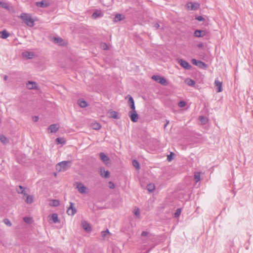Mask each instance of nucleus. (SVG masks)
<instances>
[{
    "label": "nucleus",
    "instance_id": "obj_15",
    "mask_svg": "<svg viewBox=\"0 0 253 253\" xmlns=\"http://www.w3.org/2000/svg\"><path fill=\"white\" fill-rule=\"evenodd\" d=\"M127 97L128 98V104L130 106V108L132 110V111H134L135 105L133 98L129 95H127Z\"/></svg>",
    "mask_w": 253,
    "mask_h": 253
},
{
    "label": "nucleus",
    "instance_id": "obj_18",
    "mask_svg": "<svg viewBox=\"0 0 253 253\" xmlns=\"http://www.w3.org/2000/svg\"><path fill=\"white\" fill-rule=\"evenodd\" d=\"M48 217H49L50 219H51L54 223L59 222L58 216L57 214H56V213H53L51 215H49L48 216Z\"/></svg>",
    "mask_w": 253,
    "mask_h": 253
},
{
    "label": "nucleus",
    "instance_id": "obj_42",
    "mask_svg": "<svg viewBox=\"0 0 253 253\" xmlns=\"http://www.w3.org/2000/svg\"><path fill=\"white\" fill-rule=\"evenodd\" d=\"M3 221L4 223V224H5L7 226H11V223L9 219L6 218V219H4Z\"/></svg>",
    "mask_w": 253,
    "mask_h": 253
},
{
    "label": "nucleus",
    "instance_id": "obj_12",
    "mask_svg": "<svg viewBox=\"0 0 253 253\" xmlns=\"http://www.w3.org/2000/svg\"><path fill=\"white\" fill-rule=\"evenodd\" d=\"M178 62L184 69H190L191 67L189 63L184 60L179 59Z\"/></svg>",
    "mask_w": 253,
    "mask_h": 253
},
{
    "label": "nucleus",
    "instance_id": "obj_14",
    "mask_svg": "<svg viewBox=\"0 0 253 253\" xmlns=\"http://www.w3.org/2000/svg\"><path fill=\"white\" fill-rule=\"evenodd\" d=\"M0 6L9 11H13L14 10L13 7H10L9 4L7 2L0 1Z\"/></svg>",
    "mask_w": 253,
    "mask_h": 253
},
{
    "label": "nucleus",
    "instance_id": "obj_51",
    "mask_svg": "<svg viewBox=\"0 0 253 253\" xmlns=\"http://www.w3.org/2000/svg\"><path fill=\"white\" fill-rule=\"evenodd\" d=\"M104 232H105V233H106V234H110V232H109V231L108 230H107L106 231H105Z\"/></svg>",
    "mask_w": 253,
    "mask_h": 253
},
{
    "label": "nucleus",
    "instance_id": "obj_33",
    "mask_svg": "<svg viewBox=\"0 0 253 253\" xmlns=\"http://www.w3.org/2000/svg\"><path fill=\"white\" fill-rule=\"evenodd\" d=\"M0 141L3 144H6L8 142L7 138L2 134H0Z\"/></svg>",
    "mask_w": 253,
    "mask_h": 253
},
{
    "label": "nucleus",
    "instance_id": "obj_36",
    "mask_svg": "<svg viewBox=\"0 0 253 253\" xmlns=\"http://www.w3.org/2000/svg\"><path fill=\"white\" fill-rule=\"evenodd\" d=\"M132 165L136 169H140L139 164L137 161L133 160L132 161Z\"/></svg>",
    "mask_w": 253,
    "mask_h": 253
},
{
    "label": "nucleus",
    "instance_id": "obj_44",
    "mask_svg": "<svg viewBox=\"0 0 253 253\" xmlns=\"http://www.w3.org/2000/svg\"><path fill=\"white\" fill-rule=\"evenodd\" d=\"M109 187L111 189H114L115 187V184L111 181L109 182Z\"/></svg>",
    "mask_w": 253,
    "mask_h": 253
},
{
    "label": "nucleus",
    "instance_id": "obj_16",
    "mask_svg": "<svg viewBox=\"0 0 253 253\" xmlns=\"http://www.w3.org/2000/svg\"><path fill=\"white\" fill-rule=\"evenodd\" d=\"M206 35V32L203 30H197L194 33V36L196 37H203Z\"/></svg>",
    "mask_w": 253,
    "mask_h": 253
},
{
    "label": "nucleus",
    "instance_id": "obj_29",
    "mask_svg": "<svg viewBox=\"0 0 253 253\" xmlns=\"http://www.w3.org/2000/svg\"><path fill=\"white\" fill-rule=\"evenodd\" d=\"M91 126L92 128L95 130H99L100 129L101 127V125L99 124L96 122L92 123L91 125Z\"/></svg>",
    "mask_w": 253,
    "mask_h": 253
},
{
    "label": "nucleus",
    "instance_id": "obj_19",
    "mask_svg": "<svg viewBox=\"0 0 253 253\" xmlns=\"http://www.w3.org/2000/svg\"><path fill=\"white\" fill-rule=\"evenodd\" d=\"M36 5L40 7H46L49 5V4L46 1H42L36 2Z\"/></svg>",
    "mask_w": 253,
    "mask_h": 253
},
{
    "label": "nucleus",
    "instance_id": "obj_9",
    "mask_svg": "<svg viewBox=\"0 0 253 253\" xmlns=\"http://www.w3.org/2000/svg\"><path fill=\"white\" fill-rule=\"evenodd\" d=\"M26 87L29 89H39V87L36 82L33 81H28L26 84Z\"/></svg>",
    "mask_w": 253,
    "mask_h": 253
},
{
    "label": "nucleus",
    "instance_id": "obj_41",
    "mask_svg": "<svg viewBox=\"0 0 253 253\" xmlns=\"http://www.w3.org/2000/svg\"><path fill=\"white\" fill-rule=\"evenodd\" d=\"M134 213L136 216L139 217L140 215V211L138 208H135L134 210Z\"/></svg>",
    "mask_w": 253,
    "mask_h": 253
},
{
    "label": "nucleus",
    "instance_id": "obj_54",
    "mask_svg": "<svg viewBox=\"0 0 253 253\" xmlns=\"http://www.w3.org/2000/svg\"><path fill=\"white\" fill-rule=\"evenodd\" d=\"M110 1H112V0H110Z\"/></svg>",
    "mask_w": 253,
    "mask_h": 253
},
{
    "label": "nucleus",
    "instance_id": "obj_43",
    "mask_svg": "<svg viewBox=\"0 0 253 253\" xmlns=\"http://www.w3.org/2000/svg\"><path fill=\"white\" fill-rule=\"evenodd\" d=\"M178 105L180 107H183L186 105V102L184 101H181L178 103Z\"/></svg>",
    "mask_w": 253,
    "mask_h": 253
},
{
    "label": "nucleus",
    "instance_id": "obj_39",
    "mask_svg": "<svg viewBox=\"0 0 253 253\" xmlns=\"http://www.w3.org/2000/svg\"><path fill=\"white\" fill-rule=\"evenodd\" d=\"M174 153L173 152H170L169 155L167 156V160L169 162H170L173 159V156H174Z\"/></svg>",
    "mask_w": 253,
    "mask_h": 253
},
{
    "label": "nucleus",
    "instance_id": "obj_23",
    "mask_svg": "<svg viewBox=\"0 0 253 253\" xmlns=\"http://www.w3.org/2000/svg\"><path fill=\"white\" fill-rule=\"evenodd\" d=\"M147 190L150 192H153L155 190V185L153 183H149L147 185Z\"/></svg>",
    "mask_w": 253,
    "mask_h": 253
},
{
    "label": "nucleus",
    "instance_id": "obj_7",
    "mask_svg": "<svg viewBox=\"0 0 253 253\" xmlns=\"http://www.w3.org/2000/svg\"><path fill=\"white\" fill-rule=\"evenodd\" d=\"M76 187L81 194H84L86 192V187L82 183H76Z\"/></svg>",
    "mask_w": 253,
    "mask_h": 253
},
{
    "label": "nucleus",
    "instance_id": "obj_6",
    "mask_svg": "<svg viewBox=\"0 0 253 253\" xmlns=\"http://www.w3.org/2000/svg\"><path fill=\"white\" fill-rule=\"evenodd\" d=\"M186 7L188 10H196L200 8V4L196 2H189L186 4Z\"/></svg>",
    "mask_w": 253,
    "mask_h": 253
},
{
    "label": "nucleus",
    "instance_id": "obj_13",
    "mask_svg": "<svg viewBox=\"0 0 253 253\" xmlns=\"http://www.w3.org/2000/svg\"><path fill=\"white\" fill-rule=\"evenodd\" d=\"M59 128V126L58 124H53L48 127L47 130L50 133L56 132L58 130Z\"/></svg>",
    "mask_w": 253,
    "mask_h": 253
},
{
    "label": "nucleus",
    "instance_id": "obj_28",
    "mask_svg": "<svg viewBox=\"0 0 253 253\" xmlns=\"http://www.w3.org/2000/svg\"><path fill=\"white\" fill-rule=\"evenodd\" d=\"M108 117L113 119H118L119 116L117 112H108Z\"/></svg>",
    "mask_w": 253,
    "mask_h": 253
},
{
    "label": "nucleus",
    "instance_id": "obj_17",
    "mask_svg": "<svg viewBox=\"0 0 253 253\" xmlns=\"http://www.w3.org/2000/svg\"><path fill=\"white\" fill-rule=\"evenodd\" d=\"M100 175L105 178H108L110 176V173L108 170H105L104 169L101 168L100 169Z\"/></svg>",
    "mask_w": 253,
    "mask_h": 253
},
{
    "label": "nucleus",
    "instance_id": "obj_26",
    "mask_svg": "<svg viewBox=\"0 0 253 253\" xmlns=\"http://www.w3.org/2000/svg\"><path fill=\"white\" fill-rule=\"evenodd\" d=\"M54 42L55 43H58L61 45H63L64 44V42L62 38H59V37L54 38Z\"/></svg>",
    "mask_w": 253,
    "mask_h": 253
},
{
    "label": "nucleus",
    "instance_id": "obj_25",
    "mask_svg": "<svg viewBox=\"0 0 253 253\" xmlns=\"http://www.w3.org/2000/svg\"><path fill=\"white\" fill-rule=\"evenodd\" d=\"M103 14L100 11L96 10L94 12L92 15V17L93 19H96L98 17L102 16Z\"/></svg>",
    "mask_w": 253,
    "mask_h": 253
},
{
    "label": "nucleus",
    "instance_id": "obj_37",
    "mask_svg": "<svg viewBox=\"0 0 253 253\" xmlns=\"http://www.w3.org/2000/svg\"><path fill=\"white\" fill-rule=\"evenodd\" d=\"M100 47L104 50H106L108 49V46L106 43L102 42L100 44Z\"/></svg>",
    "mask_w": 253,
    "mask_h": 253
},
{
    "label": "nucleus",
    "instance_id": "obj_34",
    "mask_svg": "<svg viewBox=\"0 0 253 253\" xmlns=\"http://www.w3.org/2000/svg\"><path fill=\"white\" fill-rule=\"evenodd\" d=\"M199 120L200 121L202 125L206 124L208 121V119L206 117H204L203 116H201L199 117Z\"/></svg>",
    "mask_w": 253,
    "mask_h": 253
},
{
    "label": "nucleus",
    "instance_id": "obj_48",
    "mask_svg": "<svg viewBox=\"0 0 253 253\" xmlns=\"http://www.w3.org/2000/svg\"><path fill=\"white\" fill-rule=\"evenodd\" d=\"M148 235V232H146V231H143L142 233H141V236H146L147 235Z\"/></svg>",
    "mask_w": 253,
    "mask_h": 253
},
{
    "label": "nucleus",
    "instance_id": "obj_50",
    "mask_svg": "<svg viewBox=\"0 0 253 253\" xmlns=\"http://www.w3.org/2000/svg\"><path fill=\"white\" fill-rule=\"evenodd\" d=\"M101 234L103 237H105L107 235L106 233H105L104 231L102 232Z\"/></svg>",
    "mask_w": 253,
    "mask_h": 253
},
{
    "label": "nucleus",
    "instance_id": "obj_8",
    "mask_svg": "<svg viewBox=\"0 0 253 253\" xmlns=\"http://www.w3.org/2000/svg\"><path fill=\"white\" fill-rule=\"evenodd\" d=\"M81 225L84 230L87 233H90L92 230V228L89 223L85 220L81 221Z\"/></svg>",
    "mask_w": 253,
    "mask_h": 253
},
{
    "label": "nucleus",
    "instance_id": "obj_53",
    "mask_svg": "<svg viewBox=\"0 0 253 253\" xmlns=\"http://www.w3.org/2000/svg\"><path fill=\"white\" fill-rule=\"evenodd\" d=\"M102 1L104 2V0H102Z\"/></svg>",
    "mask_w": 253,
    "mask_h": 253
},
{
    "label": "nucleus",
    "instance_id": "obj_21",
    "mask_svg": "<svg viewBox=\"0 0 253 253\" xmlns=\"http://www.w3.org/2000/svg\"><path fill=\"white\" fill-rule=\"evenodd\" d=\"M49 205L51 207H57L60 205V202L58 200H50Z\"/></svg>",
    "mask_w": 253,
    "mask_h": 253
},
{
    "label": "nucleus",
    "instance_id": "obj_35",
    "mask_svg": "<svg viewBox=\"0 0 253 253\" xmlns=\"http://www.w3.org/2000/svg\"><path fill=\"white\" fill-rule=\"evenodd\" d=\"M194 180L196 183L199 182L200 180V172L195 173Z\"/></svg>",
    "mask_w": 253,
    "mask_h": 253
},
{
    "label": "nucleus",
    "instance_id": "obj_47",
    "mask_svg": "<svg viewBox=\"0 0 253 253\" xmlns=\"http://www.w3.org/2000/svg\"><path fill=\"white\" fill-rule=\"evenodd\" d=\"M154 27L156 29H158L160 27V25L158 23H155L154 24Z\"/></svg>",
    "mask_w": 253,
    "mask_h": 253
},
{
    "label": "nucleus",
    "instance_id": "obj_40",
    "mask_svg": "<svg viewBox=\"0 0 253 253\" xmlns=\"http://www.w3.org/2000/svg\"><path fill=\"white\" fill-rule=\"evenodd\" d=\"M181 212V209H177L174 213V216L178 217L180 215Z\"/></svg>",
    "mask_w": 253,
    "mask_h": 253
},
{
    "label": "nucleus",
    "instance_id": "obj_30",
    "mask_svg": "<svg viewBox=\"0 0 253 253\" xmlns=\"http://www.w3.org/2000/svg\"><path fill=\"white\" fill-rule=\"evenodd\" d=\"M23 220L25 222H26L27 224H31L33 222V219L32 217H24L23 218Z\"/></svg>",
    "mask_w": 253,
    "mask_h": 253
},
{
    "label": "nucleus",
    "instance_id": "obj_4",
    "mask_svg": "<svg viewBox=\"0 0 253 253\" xmlns=\"http://www.w3.org/2000/svg\"><path fill=\"white\" fill-rule=\"evenodd\" d=\"M151 78L163 85H167L168 84L167 80L164 77L161 76L153 75L152 76Z\"/></svg>",
    "mask_w": 253,
    "mask_h": 253
},
{
    "label": "nucleus",
    "instance_id": "obj_52",
    "mask_svg": "<svg viewBox=\"0 0 253 253\" xmlns=\"http://www.w3.org/2000/svg\"><path fill=\"white\" fill-rule=\"evenodd\" d=\"M7 79V76L6 75H5L4 77V80L5 81H6Z\"/></svg>",
    "mask_w": 253,
    "mask_h": 253
},
{
    "label": "nucleus",
    "instance_id": "obj_20",
    "mask_svg": "<svg viewBox=\"0 0 253 253\" xmlns=\"http://www.w3.org/2000/svg\"><path fill=\"white\" fill-rule=\"evenodd\" d=\"M101 160L106 164L108 163L109 161V158L103 153H101L99 154Z\"/></svg>",
    "mask_w": 253,
    "mask_h": 253
},
{
    "label": "nucleus",
    "instance_id": "obj_10",
    "mask_svg": "<svg viewBox=\"0 0 253 253\" xmlns=\"http://www.w3.org/2000/svg\"><path fill=\"white\" fill-rule=\"evenodd\" d=\"M77 212V210L73 203H70V207L68 208L67 213L69 215H73Z\"/></svg>",
    "mask_w": 253,
    "mask_h": 253
},
{
    "label": "nucleus",
    "instance_id": "obj_46",
    "mask_svg": "<svg viewBox=\"0 0 253 253\" xmlns=\"http://www.w3.org/2000/svg\"><path fill=\"white\" fill-rule=\"evenodd\" d=\"M32 120L34 122H37L39 120V118L37 116H35L32 118Z\"/></svg>",
    "mask_w": 253,
    "mask_h": 253
},
{
    "label": "nucleus",
    "instance_id": "obj_31",
    "mask_svg": "<svg viewBox=\"0 0 253 253\" xmlns=\"http://www.w3.org/2000/svg\"><path fill=\"white\" fill-rule=\"evenodd\" d=\"M186 84L189 86H193L195 84V82L190 79H187L185 80Z\"/></svg>",
    "mask_w": 253,
    "mask_h": 253
},
{
    "label": "nucleus",
    "instance_id": "obj_3",
    "mask_svg": "<svg viewBox=\"0 0 253 253\" xmlns=\"http://www.w3.org/2000/svg\"><path fill=\"white\" fill-rule=\"evenodd\" d=\"M69 164L70 162L68 161L61 162L56 166V169L59 171H65L69 167Z\"/></svg>",
    "mask_w": 253,
    "mask_h": 253
},
{
    "label": "nucleus",
    "instance_id": "obj_22",
    "mask_svg": "<svg viewBox=\"0 0 253 253\" xmlns=\"http://www.w3.org/2000/svg\"><path fill=\"white\" fill-rule=\"evenodd\" d=\"M125 19V16L121 14H117L114 18V21L116 22L121 21Z\"/></svg>",
    "mask_w": 253,
    "mask_h": 253
},
{
    "label": "nucleus",
    "instance_id": "obj_24",
    "mask_svg": "<svg viewBox=\"0 0 253 253\" xmlns=\"http://www.w3.org/2000/svg\"><path fill=\"white\" fill-rule=\"evenodd\" d=\"M131 120L133 122H136L138 119V116L136 112H134L130 115Z\"/></svg>",
    "mask_w": 253,
    "mask_h": 253
},
{
    "label": "nucleus",
    "instance_id": "obj_2",
    "mask_svg": "<svg viewBox=\"0 0 253 253\" xmlns=\"http://www.w3.org/2000/svg\"><path fill=\"white\" fill-rule=\"evenodd\" d=\"M19 190H18V192L23 195V199L25 202L28 204H32L34 201V197L26 193L22 186H19Z\"/></svg>",
    "mask_w": 253,
    "mask_h": 253
},
{
    "label": "nucleus",
    "instance_id": "obj_27",
    "mask_svg": "<svg viewBox=\"0 0 253 253\" xmlns=\"http://www.w3.org/2000/svg\"><path fill=\"white\" fill-rule=\"evenodd\" d=\"M0 37L3 39H5L9 37V34L6 31L3 30L0 32Z\"/></svg>",
    "mask_w": 253,
    "mask_h": 253
},
{
    "label": "nucleus",
    "instance_id": "obj_45",
    "mask_svg": "<svg viewBox=\"0 0 253 253\" xmlns=\"http://www.w3.org/2000/svg\"><path fill=\"white\" fill-rule=\"evenodd\" d=\"M196 19L199 21H202L204 20V18L202 16H199L197 17Z\"/></svg>",
    "mask_w": 253,
    "mask_h": 253
},
{
    "label": "nucleus",
    "instance_id": "obj_11",
    "mask_svg": "<svg viewBox=\"0 0 253 253\" xmlns=\"http://www.w3.org/2000/svg\"><path fill=\"white\" fill-rule=\"evenodd\" d=\"M215 88L217 92H220L222 91V83L217 80L214 81Z\"/></svg>",
    "mask_w": 253,
    "mask_h": 253
},
{
    "label": "nucleus",
    "instance_id": "obj_5",
    "mask_svg": "<svg viewBox=\"0 0 253 253\" xmlns=\"http://www.w3.org/2000/svg\"><path fill=\"white\" fill-rule=\"evenodd\" d=\"M191 62L193 64L197 66L201 69H206L208 67V65L206 64L200 60L193 59H192Z\"/></svg>",
    "mask_w": 253,
    "mask_h": 253
},
{
    "label": "nucleus",
    "instance_id": "obj_49",
    "mask_svg": "<svg viewBox=\"0 0 253 253\" xmlns=\"http://www.w3.org/2000/svg\"><path fill=\"white\" fill-rule=\"evenodd\" d=\"M203 43H200L198 45V47H200V48H201V47H203Z\"/></svg>",
    "mask_w": 253,
    "mask_h": 253
},
{
    "label": "nucleus",
    "instance_id": "obj_38",
    "mask_svg": "<svg viewBox=\"0 0 253 253\" xmlns=\"http://www.w3.org/2000/svg\"><path fill=\"white\" fill-rule=\"evenodd\" d=\"M56 141L57 144H64L65 143L64 139L62 138H57L56 139Z\"/></svg>",
    "mask_w": 253,
    "mask_h": 253
},
{
    "label": "nucleus",
    "instance_id": "obj_32",
    "mask_svg": "<svg viewBox=\"0 0 253 253\" xmlns=\"http://www.w3.org/2000/svg\"><path fill=\"white\" fill-rule=\"evenodd\" d=\"M78 103L79 105L82 108H84L87 106V103L84 100H79Z\"/></svg>",
    "mask_w": 253,
    "mask_h": 253
},
{
    "label": "nucleus",
    "instance_id": "obj_1",
    "mask_svg": "<svg viewBox=\"0 0 253 253\" xmlns=\"http://www.w3.org/2000/svg\"><path fill=\"white\" fill-rule=\"evenodd\" d=\"M19 17H20L27 26L30 27H33L34 26L35 21L32 18L30 14L22 13Z\"/></svg>",
    "mask_w": 253,
    "mask_h": 253
}]
</instances>
